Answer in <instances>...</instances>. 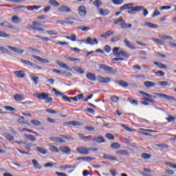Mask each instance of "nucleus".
I'll list each match as a JSON object with an SVG mask.
<instances>
[{
  "label": "nucleus",
  "mask_w": 176,
  "mask_h": 176,
  "mask_svg": "<svg viewBox=\"0 0 176 176\" xmlns=\"http://www.w3.org/2000/svg\"><path fill=\"white\" fill-rule=\"evenodd\" d=\"M100 69H103L108 74H111L112 75H115L118 72V69H113L110 66H108L105 64H100L99 65Z\"/></svg>",
  "instance_id": "obj_1"
},
{
  "label": "nucleus",
  "mask_w": 176,
  "mask_h": 176,
  "mask_svg": "<svg viewBox=\"0 0 176 176\" xmlns=\"http://www.w3.org/2000/svg\"><path fill=\"white\" fill-rule=\"evenodd\" d=\"M155 96L160 97V98H166V100H168L169 101H176L175 98L168 96L165 94H159V93H154Z\"/></svg>",
  "instance_id": "obj_2"
},
{
  "label": "nucleus",
  "mask_w": 176,
  "mask_h": 176,
  "mask_svg": "<svg viewBox=\"0 0 176 176\" xmlns=\"http://www.w3.org/2000/svg\"><path fill=\"white\" fill-rule=\"evenodd\" d=\"M76 152H78V153H80L81 155H89V148L81 146L76 148Z\"/></svg>",
  "instance_id": "obj_3"
},
{
  "label": "nucleus",
  "mask_w": 176,
  "mask_h": 176,
  "mask_svg": "<svg viewBox=\"0 0 176 176\" xmlns=\"http://www.w3.org/2000/svg\"><path fill=\"white\" fill-rule=\"evenodd\" d=\"M58 12H63V13H69L72 12L71 8H69L68 6L66 5H61L58 8Z\"/></svg>",
  "instance_id": "obj_4"
},
{
  "label": "nucleus",
  "mask_w": 176,
  "mask_h": 176,
  "mask_svg": "<svg viewBox=\"0 0 176 176\" xmlns=\"http://www.w3.org/2000/svg\"><path fill=\"white\" fill-rule=\"evenodd\" d=\"M32 25L34 26V30H36V31H39L40 32H43V31H45V29H43V28H41L42 27V24H41L38 22L33 21Z\"/></svg>",
  "instance_id": "obj_5"
},
{
  "label": "nucleus",
  "mask_w": 176,
  "mask_h": 176,
  "mask_svg": "<svg viewBox=\"0 0 176 176\" xmlns=\"http://www.w3.org/2000/svg\"><path fill=\"white\" fill-rule=\"evenodd\" d=\"M97 80H98V82H100V83H109L111 79V77L104 78L101 76H99L97 77Z\"/></svg>",
  "instance_id": "obj_6"
},
{
  "label": "nucleus",
  "mask_w": 176,
  "mask_h": 176,
  "mask_svg": "<svg viewBox=\"0 0 176 176\" xmlns=\"http://www.w3.org/2000/svg\"><path fill=\"white\" fill-rule=\"evenodd\" d=\"M34 96L39 100H46V98H49V95L46 93H36L34 94Z\"/></svg>",
  "instance_id": "obj_7"
},
{
  "label": "nucleus",
  "mask_w": 176,
  "mask_h": 176,
  "mask_svg": "<svg viewBox=\"0 0 176 176\" xmlns=\"http://www.w3.org/2000/svg\"><path fill=\"white\" fill-rule=\"evenodd\" d=\"M32 57H33V58H34L35 60H37V61L43 63V64H49V60L46 58H42V57L36 55H32Z\"/></svg>",
  "instance_id": "obj_8"
},
{
  "label": "nucleus",
  "mask_w": 176,
  "mask_h": 176,
  "mask_svg": "<svg viewBox=\"0 0 176 176\" xmlns=\"http://www.w3.org/2000/svg\"><path fill=\"white\" fill-rule=\"evenodd\" d=\"M120 10H130V9H134V3H130L127 4H124V6H121L120 8Z\"/></svg>",
  "instance_id": "obj_9"
},
{
  "label": "nucleus",
  "mask_w": 176,
  "mask_h": 176,
  "mask_svg": "<svg viewBox=\"0 0 176 176\" xmlns=\"http://www.w3.org/2000/svg\"><path fill=\"white\" fill-rule=\"evenodd\" d=\"M85 43L91 45H98V41L97 40L96 38H94V39H92L91 37H87Z\"/></svg>",
  "instance_id": "obj_10"
},
{
  "label": "nucleus",
  "mask_w": 176,
  "mask_h": 176,
  "mask_svg": "<svg viewBox=\"0 0 176 176\" xmlns=\"http://www.w3.org/2000/svg\"><path fill=\"white\" fill-rule=\"evenodd\" d=\"M115 83L116 85H119V86H121V87H129V82L123 80H117L115 81Z\"/></svg>",
  "instance_id": "obj_11"
},
{
  "label": "nucleus",
  "mask_w": 176,
  "mask_h": 176,
  "mask_svg": "<svg viewBox=\"0 0 176 176\" xmlns=\"http://www.w3.org/2000/svg\"><path fill=\"white\" fill-rule=\"evenodd\" d=\"M77 135L79 137L80 140H82V141H87V142L91 141V136L90 135L86 137L85 136V135L80 133H78Z\"/></svg>",
  "instance_id": "obj_12"
},
{
  "label": "nucleus",
  "mask_w": 176,
  "mask_h": 176,
  "mask_svg": "<svg viewBox=\"0 0 176 176\" xmlns=\"http://www.w3.org/2000/svg\"><path fill=\"white\" fill-rule=\"evenodd\" d=\"M50 140L52 142H58L59 144H63L65 142V140H63L61 138H59V137L50 138Z\"/></svg>",
  "instance_id": "obj_13"
},
{
  "label": "nucleus",
  "mask_w": 176,
  "mask_h": 176,
  "mask_svg": "<svg viewBox=\"0 0 176 176\" xmlns=\"http://www.w3.org/2000/svg\"><path fill=\"white\" fill-rule=\"evenodd\" d=\"M66 124H67L68 126H82L83 123H82L81 122L79 121H69L66 122Z\"/></svg>",
  "instance_id": "obj_14"
},
{
  "label": "nucleus",
  "mask_w": 176,
  "mask_h": 176,
  "mask_svg": "<svg viewBox=\"0 0 176 176\" xmlns=\"http://www.w3.org/2000/svg\"><path fill=\"white\" fill-rule=\"evenodd\" d=\"M59 149L60 152H62L63 153H65L66 155H68V153H71V148L69 146H60L59 147Z\"/></svg>",
  "instance_id": "obj_15"
},
{
  "label": "nucleus",
  "mask_w": 176,
  "mask_h": 176,
  "mask_svg": "<svg viewBox=\"0 0 176 176\" xmlns=\"http://www.w3.org/2000/svg\"><path fill=\"white\" fill-rule=\"evenodd\" d=\"M78 12L80 16H81L82 17H85V16H86L87 14V12H86V7L85 6H80L78 8Z\"/></svg>",
  "instance_id": "obj_16"
},
{
  "label": "nucleus",
  "mask_w": 176,
  "mask_h": 176,
  "mask_svg": "<svg viewBox=\"0 0 176 176\" xmlns=\"http://www.w3.org/2000/svg\"><path fill=\"white\" fill-rule=\"evenodd\" d=\"M87 78L89 79V80H91V82H96V80H97V78L96 77V74H94V73H87Z\"/></svg>",
  "instance_id": "obj_17"
},
{
  "label": "nucleus",
  "mask_w": 176,
  "mask_h": 176,
  "mask_svg": "<svg viewBox=\"0 0 176 176\" xmlns=\"http://www.w3.org/2000/svg\"><path fill=\"white\" fill-rule=\"evenodd\" d=\"M14 74H15L16 78H25V72H24V71H23V70L14 72Z\"/></svg>",
  "instance_id": "obj_18"
},
{
  "label": "nucleus",
  "mask_w": 176,
  "mask_h": 176,
  "mask_svg": "<svg viewBox=\"0 0 176 176\" xmlns=\"http://www.w3.org/2000/svg\"><path fill=\"white\" fill-rule=\"evenodd\" d=\"M113 34H115V32L108 30V31L105 32L104 34H101L100 38H104L105 39H107V38H108V36H111V35H113Z\"/></svg>",
  "instance_id": "obj_19"
},
{
  "label": "nucleus",
  "mask_w": 176,
  "mask_h": 176,
  "mask_svg": "<svg viewBox=\"0 0 176 176\" xmlns=\"http://www.w3.org/2000/svg\"><path fill=\"white\" fill-rule=\"evenodd\" d=\"M144 85L145 86V87H146L147 89H149V87H155V86H156V83L153 82L152 81H145L144 82Z\"/></svg>",
  "instance_id": "obj_20"
},
{
  "label": "nucleus",
  "mask_w": 176,
  "mask_h": 176,
  "mask_svg": "<svg viewBox=\"0 0 176 176\" xmlns=\"http://www.w3.org/2000/svg\"><path fill=\"white\" fill-rule=\"evenodd\" d=\"M1 27H4V28H10L11 30H13V25H12L9 22L5 21L1 22L0 23Z\"/></svg>",
  "instance_id": "obj_21"
},
{
  "label": "nucleus",
  "mask_w": 176,
  "mask_h": 176,
  "mask_svg": "<svg viewBox=\"0 0 176 176\" xmlns=\"http://www.w3.org/2000/svg\"><path fill=\"white\" fill-rule=\"evenodd\" d=\"M57 64H58V65H59V67H60V68H64L65 69L71 71V67H69V66L67 65V64H65L61 61H58Z\"/></svg>",
  "instance_id": "obj_22"
},
{
  "label": "nucleus",
  "mask_w": 176,
  "mask_h": 176,
  "mask_svg": "<svg viewBox=\"0 0 176 176\" xmlns=\"http://www.w3.org/2000/svg\"><path fill=\"white\" fill-rule=\"evenodd\" d=\"M36 151L38 152V153H41V155H46L47 153V151L41 146L36 147Z\"/></svg>",
  "instance_id": "obj_23"
},
{
  "label": "nucleus",
  "mask_w": 176,
  "mask_h": 176,
  "mask_svg": "<svg viewBox=\"0 0 176 176\" xmlns=\"http://www.w3.org/2000/svg\"><path fill=\"white\" fill-rule=\"evenodd\" d=\"M32 162L33 163V166L35 170H41L42 168V166H41L39 162H38V160H32Z\"/></svg>",
  "instance_id": "obj_24"
},
{
  "label": "nucleus",
  "mask_w": 176,
  "mask_h": 176,
  "mask_svg": "<svg viewBox=\"0 0 176 176\" xmlns=\"http://www.w3.org/2000/svg\"><path fill=\"white\" fill-rule=\"evenodd\" d=\"M124 43L126 46V47H129V49H132V50H135V47H134V45L131 44V43H130V41H129V40L125 39L124 41Z\"/></svg>",
  "instance_id": "obj_25"
},
{
  "label": "nucleus",
  "mask_w": 176,
  "mask_h": 176,
  "mask_svg": "<svg viewBox=\"0 0 176 176\" xmlns=\"http://www.w3.org/2000/svg\"><path fill=\"white\" fill-rule=\"evenodd\" d=\"M103 159H106L107 160H113V162H116L118 160V159H116L115 157L108 154H104Z\"/></svg>",
  "instance_id": "obj_26"
},
{
  "label": "nucleus",
  "mask_w": 176,
  "mask_h": 176,
  "mask_svg": "<svg viewBox=\"0 0 176 176\" xmlns=\"http://www.w3.org/2000/svg\"><path fill=\"white\" fill-rule=\"evenodd\" d=\"M11 21L14 23V24H19V23H21V19H20L17 16L14 15L11 19Z\"/></svg>",
  "instance_id": "obj_27"
},
{
  "label": "nucleus",
  "mask_w": 176,
  "mask_h": 176,
  "mask_svg": "<svg viewBox=\"0 0 176 176\" xmlns=\"http://www.w3.org/2000/svg\"><path fill=\"white\" fill-rule=\"evenodd\" d=\"M124 23V19H123V16H120L116 21H114V24L118 25H123Z\"/></svg>",
  "instance_id": "obj_28"
},
{
  "label": "nucleus",
  "mask_w": 176,
  "mask_h": 176,
  "mask_svg": "<svg viewBox=\"0 0 176 176\" xmlns=\"http://www.w3.org/2000/svg\"><path fill=\"white\" fill-rule=\"evenodd\" d=\"M60 137H61V138H63L62 140H64V141H65V140H67V141H74V140H75L74 137L69 135H60Z\"/></svg>",
  "instance_id": "obj_29"
},
{
  "label": "nucleus",
  "mask_w": 176,
  "mask_h": 176,
  "mask_svg": "<svg viewBox=\"0 0 176 176\" xmlns=\"http://www.w3.org/2000/svg\"><path fill=\"white\" fill-rule=\"evenodd\" d=\"M154 65H157L159 68L162 69H166L167 68V65L160 63V62H153Z\"/></svg>",
  "instance_id": "obj_30"
},
{
  "label": "nucleus",
  "mask_w": 176,
  "mask_h": 176,
  "mask_svg": "<svg viewBox=\"0 0 176 176\" xmlns=\"http://www.w3.org/2000/svg\"><path fill=\"white\" fill-rule=\"evenodd\" d=\"M144 25L146 27H149V28H159V25H157L155 23H151V22H145Z\"/></svg>",
  "instance_id": "obj_31"
},
{
  "label": "nucleus",
  "mask_w": 176,
  "mask_h": 176,
  "mask_svg": "<svg viewBox=\"0 0 176 176\" xmlns=\"http://www.w3.org/2000/svg\"><path fill=\"white\" fill-rule=\"evenodd\" d=\"M94 141H96V142H98V144H101L102 142H105V140H104V138L99 136H94Z\"/></svg>",
  "instance_id": "obj_32"
},
{
  "label": "nucleus",
  "mask_w": 176,
  "mask_h": 176,
  "mask_svg": "<svg viewBox=\"0 0 176 176\" xmlns=\"http://www.w3.org/2000/svg\"><path fill=\"white\" fill-rule=\"evenodd\" d=\"M14 98L16 101H23L24 100V95L17 94L14 96Z\"/></svg>",
  "instance_id": "obj_33"
},
{
  "label": "nucleus",
  "mask_w": 176,
  "mask_h": 176,
  "mask_svg": "<svg viewBox=\"0 0 176 176\" xmlns=\"http://www.w3.org/2000/svg\"><path fill=\"white\" fill-rule=\"evenodd\" d=\"M74 70L76 71V72H78V74H81L82 75H83V74H85V70H83V69L82 67H78V66L74 67Z\"/></svg>",
  "instance_id": "obj_34"
},
{
  "label": "nucleus",
  "mask_w": 176,
  "mask_h": 176,
  "mask_svg": "<svg viewBox=\"0 0 176 176\" xmlns=\"http://www.w3.org/2000/svg\"><path fill=\"white\" fill-rule=\"evenodd\" d=\"M30 78H31V80H32L33 82H34L35 85H38V80H39V77L36 76L35 74H32L30 75Z\"/></svg>",
  "instance_id": "obj_35"
},
{
  "label": "nucleus",
  "mask_w": 176,
  "mask_h": 176,
  "mask_svg": "<svg viewBox=\"0 0 176 176\" xmlns=\"http://www.w3.org/2000/svg\"><path fill=\"white\" fill-rule=\"evenodd\" d=\"M117 155H122V156H126L129 155V151L127 150H118L116 151Z\"/></svg>",
  "instance_id": "obj_36"
},
{
  "label": "nucleus",
  "mask_w": 176,
  "mask_h": 176,
  "mask_svg": "<svg viewBox=\"0 0 176 176\" xmlns=\"http://www.w3.org/2000/svg\"><path fill=\"white\" fill-rule=\"evenodd\" d=\"M100 13L101 16H108L111 12L108 9L100 10Z\"/></svg>",
  "instance_id": "obj_37"
},
{
  "label": "nucleus",
  "mask_w": 176,
  "mask_h": 176,
  "mask_svg": "<svg viewBox=\"0 0 176 176\" xmlns=\"http://www.w3.org/2000/svg\"><path fill=\"white\" fill-rule=\"evenodd\" d=\"M25 138H27V140H30V141H36V138L35 137H34V135H30V134H25L24 135Z\"/></svg>",
  "instance_id": "obj_38"
},
{
  "label": "nucleus",
  "mask_w": 176,
  "mask_h": 176,
  "mask_svg": "<svg viewBox=\"0 0 176 176\" xmlns=\"http://www.w3.org/2000/svg\"><path fill=\"white\" fill-rule=\"evenodd\" d=\"M50 5H52V6H55L57 8V6H60V3L56 0H50L49 1Z\"/></svg>",
  "instance_id": "obj_39"
},
{
  "label": "nucleus",
  "mask_w": 176,
  "mask_h": 176,
  "mask_svg": "<svg viewBox=\"0 0 176 176\" xmlns=\"http://www.w3.org/2000/svg\"><path fill=\"white\" fill-rule=\"evenodd\" d=\"M133 27V25L131 23H126V21H124V23H122V28H124V30H127L128 28H131Z\"/></svg>",
  "instance_id": "obj_40"
},
{
  "label": "nucleus",
  "mask_w": 176,
  "mask_h": 176,
  "mask_svg": "<svg viewBox=\"0 0 176 176\" xmlns=\"http://www.w3.org/2000/svg\"><path fill=\"white\" fill-rule=\"evenodd\" d=\"M9 36H10V34L0 30V38H9Z\"/></svg>",
  "instance_id": "obj_41"
},
{
  "label": "nucleus",
  "mask_w": 176,
  "mask_h": 176,
  "mask_svg": "<svg viewBox=\"0 0 176 176\" xmlns=\"http://www.w3.org/2000/svg\"><path fill=\"white\" fill-rule=\"evenodd\" d=\"M50 151H51V152H56V153L60 152V150L58 149V148L53 145L50 146Z\"/></svg>",
  "instance_id": "obj_42"
},
{
  "label": "nucleus",
  "mask_w": 176,
  "mask_h": 176,
  "mask_svg": "<svg viewBox=\"0 0 176 176\" xmlns=\"http://www.w3.org/2000/svg\"><path fill=\"white\" fill-rule=\"evenodd\" d=\"M160 38L161 39H163L164 41H173V36H167V35H165V36H160Z\"/></svg>",
  "instance_id": "obj_43"
},
{
  "label": "nucleus",
  "mask_w": 176,
  "mask_h": 176,
  "mask_svg": "<svg viewBox=\"0 0 176 176\" xmlns=\"http://www.w3.org/2000/svg\"><path fill=\"white\" fill-rule=\"evenodd\" d=\"M66 39H69L70 41H72L73 42L76 41V36L74 34H72L70 36H65Z\"/></svg>",
  "instance_id": "obj_44"
},
{
  "label": "nucleus",
  "mask_w": 176,
  "mask_h": 176,
  "mask_svg": "<svg viewBox=\"0 0 176 176\" xmlns=\"http://www.w3.org/2000/svg\"><path fill=\"white\" fill-rule=\"evenodd\" d=\"M30 123H32L34 126H41L42 122L38 120H31Z\"/></svg>",
  "instance_id": "obj_45"
},
{
  "label": "nucleus",
  "mask_w": 176,
  "mask_h": 176,
  "mask_svg": "<svg viewBox=\"0 0 176 176\" xmlns=\"http://www.w3.org/2000/svg\"><path fill=\"white\" fill-rule=\"evenodd\" d=\"M111 148H112L113 149H119V148H120V144H119L118 142H114L111 144Z\"/></svg>",
  "instance_id": "obj_46"
},
{
  "label": "nucleus",
  "mask_w": 176,
  "mask_h": 176,
  "mask_svg": "<svg viewBox=\"0 0 176 176\" xmlns=\"http://www.w3.org/2000/svg\"><path fill=\"white\" fill-rule=\"evenodd\" d=\"M56 166H57V163H53V162H48V163H46L45 165H44V167H56Z\"/></svg>",
  "instance_id": "obj_47"
},
{
  "label": "nucleus",
  "mask_w": 176,
  "mask_h": 176,
  "mask_svg": "<svg viewBox=\"0 0 176 176\" xmlns=\"http://www.w3.org/2000/svg\"><path fill=\"white\" fill-rule=\"evenodd\" d=\"M24 144V148L26 149V151H30L31 149V146H34V144H32V143L25 142Z\"/></svg>",
  "instance_id": "obj_48"
},
{
  "label": "nucleus",
  "mask_w": 176,
  "mask_h": 176,
  "mask_svg": "<svg viewBox=\"0 0 176 176\" xmlns=\"http://www.w3.org/2000/svg\"><path fill=\"white\" fill-rule=\"evenodd\" d=\"M5 138L8 140V141H14V136L10 135V134H6Z\"/></svg>",
  "instance_id": "obj_49"
},
{
  "label": "nucleus",
  "mask_w": 176,
  "mask_h": 176,
  "mask_svg": "<svg viewBox=\"0 0 176 176\" xmlns=\"http://www.w3.org/2000/svg\"><path fill=\"white\" fill-rule=\"evenodd\" d=\"M155 146H158L160 148V151H163V148H168V145L167 144H155Z\"/></svg>",
  "instance_id": "obj_50"
},
{
  "label": "nucleus",
  "mask_w": 176,
  "mask_h": 176,
  "mask_svg": "<svg viewBox=\"0 0 176 176\" xmlns=\"http://www.w3.org/2000/svg\"><path fill=\"white\" fill-rule=\"evenodd\" d=\"M32 68H34V69H42V67L38 65L36 63H32V65L30 66Z\"/></svg>",
  "instance_id": "obj_51"
},
{
  "label": "nucleus",
  "mask_w": 176,
  "mask_h": 176,
  "mask_svg": "<svg viewBox=\"0 0 176 176\" xmlns=\"http://www.w3.org/2000/svg\"><path fill=\"white\" fill-rule=\"evenodd\" d=\"M142 157L143 159H151V157H152V155L148 154L146 153H142Z\"/></svg>",
  "instance_id": "obj_52"
},
{
  "label": "nucleus",
  "mask_w": 176,
  "mask_h": 176,
  "mask_svg": "<svg viewBox=\"0 0 176 176\" xmlns=\"http://www.w3.org/2000/svg\"><path fill=\"white\" fill-rule=\"evenodd\" d=\"M128 101H129V102L132 104V105H138V102L131 98H128Z\"/></svg>",
  "instance_id": "obj_53"
},
{
  "label": "nucleus",
  "mask_w": 176,
  "mask_h": 176,
  "mask_svg": "<svg viewBox=\"0 0 176 176\" xmlns=\"http://www.w3.org/2000/svg\"><path fill=\"white\" fill-rule=\"evenodd\" d=\"M144 6H136L134 8L135 12H142V10H144Z\"/></svg>",
  "instance_id": "obj_54"
},
{
  "label": "nucleus",
  "mask_w": 176,
  "mask_h": 176,
  "mask_svg": "<svg viewBox=\"0 0 176 176\" xmlns=\"http://www.w3.org/2000/svg\"><path fill=\"white\" fill-rule=\"evenodd\" d=\"M157 85L158 86H164V87H165V86H167V85H168V82H167V81H158L157 82Z\"/></svg>",
  "instance_id": "obj_55"
},
{
  "label": "nucleus",
  "mask_w": 176,
  "mask_h": 176,
  "mask_svg": "<svg viewBox=\"0 0 176 176\" xmlns=\"http://www.w3.org/2000/svg\"><path fill=\"white\" fill-rule=\"evenodd\" d=\"M77 29L80 30L81 31H89V30H90V28L86 26H78L77 27Z\"/></svg>",
  "instance_id": "obj_56"
},
{
  "label": "nucleus",
  "mask_w": 176,
  "mask_h": 176,
  "mask_svg": "<svg viewBox=\"0 0 176 176\" xmlns=\"http://www.w3.org/2000/svg\"><path fill=\"white\" fill-rule=\"evenodd\" d=\"M41 9V6H33L29 7V10H39Z\"/></svg>",
  "instance_id": "obj_57"
},
{
  "label": "nucleus",
  "mask_w": 176,
  "mask_h": 176,
  "mask_svg": "<svg viewBox=\"0 0 176 176\" xmlns=\"http://www.w3.org/2000/svg\"><path fill=\"white\" fill-rule=\"evenodd\" d=\"M105 135L108 140H110V141H113V140H115V136L111 133H107Z\"/></svg>",
  "instance_id": "obj_58"
},
{
  "label": "nucleus",
  "mask_w": 176,
  "mask_h": 176,
  "mask_svg": "<svg viewBox=\"0 0 176 176\" xmlns=\"http://www.w3.org/2000/svg\"><path fill=\"white\" fill-rule=\"evenodd\" d=\"M47 34H48L49 35H53V36L58 35V33L56 30H48L47 32Z\"/></svg>",
  "instance_id": "obj_59"
},
{
  "label": "nucleus",
  "mask_w": 176,
  "mask_h": 176,
  "mask_svg": "<svg viewBox=\"0 0 176 176\" xmlns=\"http://www.w3.org/2000/svg\"><path fill=\"white\" fill-rule=\"evenodd\" d=\"M21 62L23 63V64H25V65H32V62L28 60H24V59H21Z\"/></svg>",
  "instance_id": "obj_60"
},
{
  "label": "nucleus",
  "mask_w": 176,
  "mask_h": 176,
  "mask_svg": "<svg viewBox=\"0 0 176 176\" xmlns=\"http://www.w3.org/2000/svg\"><path fill=\"white\" fill-rule=\"evenodd\" d=\"M111 2L114 3V5H122L123 3V0H111Z\"/></svg>",
  "instance_id": "obj_61"
},
{
  "label": "nucleus",
  "mask_w": 176,
  "mask_h": 176,
  "mask_svg": "<svg viewBox=\"0 0 176 176\" xmlns=\"http://www.w3.org/2000/svg\"><path fill=\"white\" fill-rule=\"evenodd\" d=\"M111 101H112V102H118V101H119L120 98L118 96H111L110 98Z\"/></svg>",
  "instance_id": "obj_62"
},
{
  "label": "nucleus",
  "mask_w": 176,
  "mask_h": 176,
  "mask_svg": "<svg viewBox=\"0 0 176 176\" xmlns=\"http://www.w3.org/2000/svg\"><path fill=\"white\" fill-rule=\"evenodd\" d=\"M154 74H155V75L157 76H164V75H166V73L160 70L158 72H155Z\"/></svg>",
  "instance_id": "obj_63"
},
{
  "label": "nucleus",
  "mask_w": 176,
  "mask_h": 176,
  "mask_svg": "<svg viewBox=\"0 0 176 176\" xmlns=\"http://www.w3.org/2000/svg\"><path fill=\"white\" fill-rule=\"evenodd\" d=\"M166 166H169V167H171V168H176V164H173L171 162H166Z\"/></svg>",
  "instance_id": "obj_64"
}]
</instances>
